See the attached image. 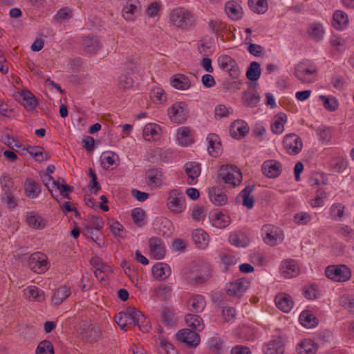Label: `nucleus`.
Wrapping results in <instances>:
<instances>
[{
  "label": "nucleus",
  "instance_id": "1",
  "mask_svg": "<svg viewBox=\"0 0 354 354\" xmlns=\"http://www.w3.org/2000/svg\"><path fill=\"white\" fill-rule=\"evenodd\" d=\"M183 277L190 284L204 283L211 277V269L205 263L194 262L185 270Z\"/></svg>",
  "mask_w": 354,
  "mask_h": 354
},
{
  "label": "nucleus",
  "instance_id": "2",
  "mask_svg": "<svg viewBox=\"0 0 354 354\" xmlns=\"http://www.w3.org/2000/svg\"><path fill=\"white\" fill-rule=\"evenodd\" d=\"M169 23L178 28L187 29L194 24L195 18L190 10L178 6L170 10Z\"/></svg>",
  "mask_w": 354,
  "mask_h": 354
},
{
  "label": "nucleus",
  "instance_id": "3",
  "mask_svg": "<svg viewBox=\"0 0 354 354\" xmlns=\"http://www.w3.org/2000/svg\"><path fill=\"white\" fill-rule=\"evenodd\" d=\"M166 207L173 214H180L186 209V200L183 191L174 188L168 191Z\"/></svg>",
  "mask_w": 354,
  "mask_h": 354
},
{
  "label": "nucleus",
  "instance_id": "4",
  "mask_svg": "<svg viewBox=\"0 0 354 354\" xmlns=\"http://www.w3.org/2000/svg\"><path fill=\"white\" fill-rule=\"evenodd\" d=\"M42 180L55 199L57 200L59 196L66 198H69V193L72 189L69 185L64 183V179L62 178V182H60L59 179L55 180L50 175L44 174Z\"/></svg>",
  "mask_w": 354,
  "mask_h": 354
},
{
  "label": "nucleus",
  "instance_id": "5",
  "mask_svg": "<svg viewBox=\"0 0 354 354\" xmlns=\"http://www.w3.org/2000/svg\"><path fill=\"white\" fill-rule=\"evenodd\" d=\"M218 176L230 187L239 186L243 180L239 168L232 165H222L218 171Z\"/></svg>",
  "mask_w": 354,
  "mask_h": 354
},
{
  "label": "nucleus",
  "instance_id": "6",
  "mask_svg": "<svg viewBox=\"0 0 354 354\" xmlns=\"http://www.w3.org/2000/svg\"><path fill=\"white\" fill-rule=\"evenodd\" d=\"M326 276L337 282H345L351 277L349 268L345 265L329 266L325 270Z\"/></svg>",
  "mask_w": 354,
  "mask_h": 354
},
{
  "label": "nucleus",
  "instance_id": "7",
  "mask_svg": "<svg viewBox=\"0 0 354 354\" xmlns=\"http://www.w3.org/2000/svg\"><path fill=\"white\" fill-rule=\"evenodd\" d=\"M28 267L35 273H44L49 268L47 256L41 252L32 254L28 261Z\"/></svg>",
  "mask_w": 354,
  "mask_h": 354
},
{
  "label": "nucleus",
  "instance_id": "8",
  "mask_svg": "<svg viewBox=\"0 0 354 354\" xmlns=\"http://www.w3.org/2000/svg\"><path fill=\"white\" fill-rule=\"evenodd\" d=\"M283 147L289 155L299 153L303 148L301 138L296 133L286 134L283 138Z\"/></svg>",
  "mask_w": 354,
  "mask_h": 354
},
{
  "label": "nucleus",
  "instance_id": "9",
  "mask_svg": "<svg viewBox=\"0 0 354 354\" xmlns=\"http://www.w3.org/2000/svg\"><path fill=\"white\" fill-rule=\"evenodd\" d=\"M317 69L315 66L308 68L304 63H299L295 68L294 75L301 83L308 84L315 81Z\"/></svg>",
  "mask_w": 354,
  "mask_h": 354
},
{
  "label": "nucleus",
  "instance_id": "10",
  "mask_svg": "<svg viewBox=\"0 0 354 354\" xmlns=\"http://www.w3.org/2000/svg\"><path fill=\"white\" fill-rule=\"evenodd\" d=\"M167 113L172 122L180 124L187 119V105L183 102H178L169 107Z\"/></svg>",
  "mask_w": 354,
  "mask_h": 354
},
{
  "label": "nucleus",
  "instance_id": "11",
  "mask_svg": "<svg viewBox=\"0 0 354 354\" xmlns=\"http://www.w3.org/2000/svg\"><path fill=\"white\" fill-rule=\"evenodd\" d=\"M250 282L245 278L238 279L226 285V292L230 296L241 297L249 287Z\"/></svg>",
  "mask_w": 354,
  "mask_h": 354
},
{
  "label": "nucleus",
  "instance_id": "12",
  "mask_svg": "<svg viewBox=\"0 0 354 354\" xmlns=\"http://www.w3.org/2000/svg\"><path fill=\"white\" fill-rule=\"evenodd\" d=\"M279 270L281 274L286 278H292L298 276L300 269L296 260L286 259L281 261Z\"/></svg>",
  "mask_w": 354,
  "mask_h": 354
},
{
  "label": "nucleus",
  "instance_id": "13",
  "mask_svg": "<svg viewBox=\"0 0 354 354\" xmlns=\"http://www.w3.org/2000/svg\"><path fill=\"white\" fill-rule=\"evenodd\" d=\"M149 252L151 257L156 259H162L166 253V247L163 241L156 236H153L149 240Z\"/></svg>",
  "mask_w": 354,
  "mask_h": 354
},
{
  "label": "nucleus",
  "instance_id": "14",
  "mask_svg": "<svg viewBox=\"0 0 354 354\" xmlns=\"http://www.w3.org/2000/svg\"><path fill=\"white\" fill-rule=\"evenodd\" d=\"M176 336L179 341L186 344L189 347L197 346L201 341L197 333L187 328L180 330Z\"/></svg>",
  "mask_w": 354,
  "mask_h": 354
},
{
  "label": "nucleus",
  "instance_id": "15",
  "mask_svg": "<svg viewBox=\"0 0 354 354\" xmlns=\"http://www.w3.org/2000/svg\"><path fill=\"white\" fill-rule=\"evenodd\" d=\"M164 183L162 173L155 169H149L145 174V183L151 189H160Z\"/></svg>",
  "mask_w": 354,
  "mask_h": 354
},
{
  "label": "nucleus",
  "instance_id": "16",
  "mask_svg": "<svg viewBox=\"0 0 354 354\" xmlns=\"http://www.w3.org/2000/svg\"><path fill=\"white\" fill-rule=\"evenodd\" d=\"M249 130L248 124L242 120L234 121L230 127V136L238 140L244 138L248 133Z\"/></svg>",
  "mask_w": 354,
  "mask_h": 354
},
{
  "label": "nucleus",
  "instance_id": "17",
  "mask_svg": "<svg viewBox=\"0 0 354 354\" xmlns=\"http://www.w3.org/2000/svg\"><path fill=\"white\" fill-rule=\"evenodd\" d=\"M103 221L99 217H93L89 225L86 227L85 234L90 236L93 241H95L100 247V243H97V234L100 233V230L103 227Z\"/></svg>",
  "mask_w": 354,
  "mask_h": 354
},
{
  "label": "nucleus",
  "instance_id": "18",
  "mask_svg": "<svg viewBox=\"0 0 354 354\" xmlns=\"http://www.w3.org/2000/svg\"><path fill=\"white\" fill-rule=\"evenodd\" d=\"M276 306L284 313H289L294 306V301L290 295L285 292L279 293L275 296Z\"/></svg>",
  "mask_w": 354,
  "mask_h": 354
},
{
  "label": "nucleus",
  "instance_id": "19",
  "mask_svg": "<svg viewBox=\"0 0 354 354\" xmlns=\"http://www.w3.org/2000/svg\"><path fill=\"white\" fill-rule=\"evenodd\" d=\"M161 136V128L155 123L147 124L142 130L143 138L149 142L158 140Z\"/></svg>",
  "mask_w": 354,
  "mask_h": 354
},
{
  "label": "nucleus",
  "instance_id": "20",
  "mask_svg": "<svg viewBox=\"0 0 354 354\" xmlns=\"http://www.w3.org/2000/svg\"><path fill=\"white\" fill-rule=\"evenodd\" d=\"M209 217L212 224L217 228H225L230 223V216L220 211L210 212Z\"/></svg>",
  "mask_w": 354,
  "mask_h": 354
},
{
  "label": "nucleus",
  "instance_id": "21",
  "mask_svg": "<svg viewBox=\"0 0 354 354\" xmlns=\"http://www.w3.org/2000/svg\"><path fill=\"white\" fill-rule=\"evenodd\" d=\"M185 171L187 175V183L189 185H195L201 174L200 165L195 162H187L185 165Z\"/></svg>",
  "mask_w": 354,
  "mask_h": 354
},
{
  "label": "nucleus",
  "instance_id": "22",
  "mask_svg": "<svg viewBox=\"0 0 354 354\" xmlns=\"http://www.w3.org/2000/svg\"><path fill=\"white\" fill-rule=\"evenodd\" d=\"M208 141L207 151L209 154L213 157H218L222 153V145L221 140L216 134H209L207 138Z\"/></svg>",
  "mask_w": 354,
  "mask_h": 354
},
{
  "label": "nucleus",
  "instance_id": "23",
  "mask_svg": "<svg viewBox=\"0 0 354 354\" xmlns=\"http://www.w3.org/2000/svg\"><path fill=\"white\" fill-rule=\"evenodd\" d=\"M228 239L230 243L236 248L247 247L250 242L249 237L240 231L231 232Z\"/></svg>",
  "mask_w": 354,
  "mask_h": 354
},
{
  "label": "nucleus",
  "instance_id": "24",
  "mask_svg": "<svg viewBox=\"0 0 354 354\" xmlns=\"http://www.w3.org/2000/svg\"><path fill=\"white\" fill-rule=\"evenodd\" d=\"M208 196L210 201L215 205L221 206L227 202L226 194L217 187L209 188Z\"/></svg>",
  "mask_w": 354,
  "mask_h": 354
},
{
  "label": "nucleus",
  "instance_id": "25",
  "mask_svg": "<svg viewBox=\"0 0 354 354\" xmlns=\"http://www.w3.org/2000/svg\"><path fill=\"white\" fill-rule=\"evenodd\" d=\"M26 298L30 301L41 302L45 299L44 292L35 286H28L24 290Z\"/></svg>",
  "mask_w": 354,
  "mask_h": 354
},
{
  "label": "nucleus",
  "instance_id": "26",
  "mask_svg": "<svg viewBox=\"0 0 354 354\" xmlns=\"http://www.w3.org/2000/svg\"><path fill=\"white\" fill-rule=\"evenodd\" d=\"M287 122V115L284 113L275 115L270 124L272 132L276 135H280L284 131V125Z\"/></svg>",
  "mask_w": 354,
  "mask_h": 354
},
{
  "label": "nucleus",
  "instance_id": "27",
  "mask_svg": "<svg viewBox=\"0 0 354 354\" xmlns=\"http://www.w3.org/2000/svg\"><path fill=\"white\" fill-rule=\"evenodd\" d=\"M317 348V344L309 339L301 340L296 346V351L298 354H315Z\"/></svg>",
  "mask_w": 354,
  "mask_h": 354
},
{
  "label": "nucleus",
  "instance_id": "28",
  "mask_svg": "<svg viewBox=\"0 0 354 354\" xmlns=\"http://www.w3.org/2000/svg\"><path fill=\"white\" fill-rule=\"evenodd\" d=\"M218 64L221 69L232 75L236 71L237 65L234 59L228 55H221L218 58Z\"/></svg>",
  "mask_w": 354,
  "mask_h": 354
},
{
  "label": "nucleus",
  "instance_id": "29",
  "mask_svg": "<svg viewBox=\"0 0 354 354\" xmlns=\"http://www.w3.org/2000/svg\"><path fill=\"white\" fill-rule=\"evenodd\" d=\"M18 94L21 98V104L27 110L32 111L37 107L38 101L30 91L22 90Z\"/></svg>",
  "mask_w": 354,
  "mask_h": 354
},
{
  "label": "nucleus",
  "instance_id": "30",
  "mask_svg": "<svg viewBox=\"0 0 354 354\" xmlns=\"http://www.w3.org/2000/svg\"><path fill=\"white\" fill-rule=\"evenodd\" d=\"M206 306V301L201 295H194L187 301L188 309L194 313L202 312Z\"/></svg>",
  "mask_w": 354,
  "mask_h": 354
},
{
  "label": "nucleus",
  "instance_id": "31",
  "mask_svg": "<svg viewBox=\"0 0 354 354\" xmlns=\"http://www.w3.org/2000/svg\"><path fill=\"white\" fill-rule=\"evenodd\" d=\"M225 10L227 16L232 20H238L242 17V8L236 1H227L225 6Z\"/></svg>",
  "mask_w": 354,
  "mask_h": 354
},
{
  "label": "nucleus",
  "instance_id": "32",
  "mask_svg": "<svg viewBox=\"0 0 354 354\" xmlns=\"http://www.w3.org/2000/svg\"><path fill=\"white\" fill-rule=\"evenodd\" d=\"M123 314H125L128 318L127 321L129 325H137L139 323L145 322V317L142 313L136 308H127L125 311L123 312Z\"/></svg>",
  "mask_w": 354,
  "mask_h": 354
},
{
  "label": "nucleus",
  "instance_id": "33",
  "mask_svg": "<svg viewBox=\"0 0 354 354\" xmlns=\"http://www.w3.org/2000/svg\"><path fill=\"white\" fill-rule=\"evenodd\" d=\"M171 85L178 90H187L191 86L189 79L182 74H177L171 77Z\"/></svg>",
  "mask_w": 354,
  "mask_h": 354
},
{
  "label": "nucleus",
  "instance_id": "34",
  "mask_svg": "<svg viewBox=\"0 0 354 354\" xmlns=\"http://www.w3.org/2000/svg\"><path fill=\"white\" fill-rule=\"evenodd\" d=\"M176 139L179 145L185 147L192 143L191 130L187 127H181L177 129Z\"/></svg>",
  "mask_w": 354,
  "mask_h": 354
},
{
  "label": "nucleus",
  "instance_id": "35",
  "mask_svg": "<svg viewBox=\"0 0 354 354\" xmlns=\"http://www.w3.org/2000/svg\"><path fill=\"white\" fill-rule=\"evenodd\" d=\"M71 290L66 286L59 287L54 291L52 295V303L56 306L60 305L71 295Z\"/></svg>",
  "mask_w": 354,
  "mask_h": 354
},
{
  "label": "nucleus",
  "instance_id": "36",
  "mask_svg": "<svg viewBox=\"0 0 354 354\" xmlns=\"http://www.w3.org/2000/svg\"><path fill=\"white\" fill-rule=\"evenodd\" d=\"M26 221L29 227L35 230H42L46 226L44 218L32 212L27 214Z\"/></svg>",
  "mask_w": 354,
  "mask_h": 354
},
{
  "label": "nucleus",
  "instance_id": "37",
  "mask_svg": "<svg viewBox=\"0 0 354 354\" xmlns=\"http://www.w3.org/2000/svg\"><path fill=\"white\" fill-rule=\"evenodd\" d=\"M333 26L337 30H342L348 24V17L342 10H336L333 14Z\"/></svg>",
  "mask_w": 354,
  "mask_h": 354
},
{
  "label": "nucleus",
  "instance_id": "38",
  "mask_svg": "<svg viewBox=\"0 0 354 354\" xmlns=\"http://www.w3.org/2000/svg\"><path fill=\"white\" fill-rule=\"evenodd\" d=\"M282 164L275 160H267V178H277L282 172Z\"/></svg>",
  "mask_w": 354,
  "mask_h": 354
},
{
  "label": "nucleus",
  "instance_id": "39",
  "mask_svg": "<svg viewBox=\"0 0 354 354\" xmlns=\"http://www.w3.org/2000/svg\"><path fill=\"white\" fill-rule=\"evenodd\" d=\"M299 322L305 327L311 328L318 324V319L309 310H304L299 315Z\"/></svg>",
  "mask_w": 354,
  "mask_h": 354
},
{
  "label": "nucleus",
  "instance_id": "40",
  "mask_svg": "<svg viewBox=\"0 0 354 354\" xmlns=\"http://www.w3.org/2000/svg\"><path fill=\"white\" fill-rule=\"evenodd\" d=\"M192 239L199 248H205L208 245V235L201 229H196L193 231Z\"/></svg>",
  "mask_w": 354,
  "mask_h": 354
},
{
  "label": "nucleus",
  "instance_id": "41",
  "mask_svg": "<svg viewBox=\"0 0 354 354\" xmlns=\"http://www.w3.org/2000/svg\"><path fill=\"white\" fill-rule=\"evenodd\" d=\"M309 37L315 41L322 40L324 35V30L322 24L320 23H313L309 25L308 28Z\"/></svg>",
  "mask_w": 354,
  "mask_h": 354
},
{
  "label": "nucleus",
  "instance_id": "42",
  "mask_svg": "<svg viewBox=\"0 0 354 354\" xmlns=\"http://www.w3.org/2000/svg\"><path fill=\"white\" fill-rule=\"evenodd\" d=\"M284 344L280 337L270 340L267 344V354H283Z\"/></svg>",
  "mask_w": 354,
  "mask_h": 354
},
{
  "label": "nucleus",
  "instance_id": "43",
  "mask_svg": "<svg viewBox=\"0 0 354 354\" xmlns=\"http://www.w3.org/2000/svg\"><path fill=\"white\" fill-rule=\"evenodd\" d=\"M185 320L187 325L194 330L201 331L204 328L203 319L199 315L187 314L185 317Z\"/></svg>",
  "mask_w": 354,
  "mask_h": 354
},
{
  "label": "nucleus",
  "instance_id": "44",
  "mask_svg": "<svg viewBox=\"0 0 354 354\" xmlns=\"http://www.w3.org/2000/svg\"><path fill=\"white\" fill-rule=\"evenodd\" d=\"M24 190L26 196L29 198H36L41 192V189L38 183L31 179H27L24 185Z\"/></svg>",
  "mask_w": 354,
  "mask_h": 354
},
{
  "label": "nucleus",
  "instance_id": "45",
  "mask_svg": "<svg viewBox=\"0 0 354 354\" xmlns=\"http://www.w3.org/2000/svg\"><path fill=\"white\" fill-rule=\"evenodd\" d=\"M151 272L156 279H166L170 274V269L166 264L158 263L152 267Z\"/></svg>",
  "mask_w": 354,
  "mask_h": 354
},
{
  "label": "nucleus",
  "instance_id": "46",
  "mask_svg": "<svg viewBox=\"0 0 354 354\" xmlns=\"http://www.w3.org/2000/svg\"><path fill=\"white\" fill-rule=\"evenodd\" d=\"M284 239V234L283 231L277 227L274 231L267 232V244L274 246L279 243H282Z\"/></svg>",
  "mask_w": 354,
  "mask_h": 354
},
{
  "label": "nucleus",
  "instance_id": "47",
  "mask_svg": "<svg viewBox=\"0 0 354 354\" xmlns=\"http://www.w3.org/2000/svg\"><path fill=\"white\" fill-rule=\"evenodd\" d=\"M208 346L209 350L216 354H221L225 348L223 339L219 336H214L209 339Z\"/></svg>",
  "mask_w": 354,
  "mask_h": 354
},
{
  "label": "nucleus",
  "instance_id": "48",
  "mask_svg": "<svg viewBox=\"0 0 354 354\" xmlns=\"http://www.w3.org/2000/svg\"><path fill=\"white\" fill-rule=\"evenodd\" d=\"M243 103L248 106H256L260 102L259 93L253 91H245L242 96Z\"/></svg>",
  "mask_w": 354,
  "mask_h": 354
},
{
  "label": "nucleus",
  "instance_id": "49",
  "mask_svg": "<svg viewBox=\"0 0 354 354\" xmlns=\"http://www.w3.org/2000/svg\"><path fill=\"white\" fill-rule=\"evenodd\" d=\"M253 189L254 186L249 185L246 186L239 194V196L243 199V205L248 209H251L254 206V198L250 196Z\"/></svg>",
  "mask_w": 354,
  "mask_h": 354
},
{
  "label": "nucleus",
  "instance_id": "50",
  "mask_svg": "<svg viewBox=\"0 0 354 354\" xmlns=\"http://www.w3.org/2000/svg\"><path fill=\"white\" fill-rule=\"evenodd\" d=\"M171 291L172 290L170 286L165 284H161L158 288H155L152 290L151 295L153 297L165 300L171 295Z\"/></svg>",
  "mask_w": 354,
  "mask_h": 354
},
{
  "label": "nucleus",
  "instance_id": "51",
  "mask_svg": "<svg viewBox=\"0 0 354 354\" xmlns=\"http://www.w3.org/2000/svg\"><path fill=\"white\" fill-rule=\"evenodd\" d=\"M83 45L85 50L88 53H95L101 47L97 39L88 36L84 39Z\"/></svg>",
  "mask_w": 354,
  "mask_h": 354
},
{
  "label": "nucleus",
  "instance_id": "52",
  "mask_svg": "<svg viewBox=\"0 0 354 354\" xmlns=\"http://www.w3.org/2000/svg\"><path fill=\"white\" fill-rule=\"evenodd\" d=\"M261 75L260 64L257 62L250 63L246 71V77L249 80L257 81Z\"/></svg>",
  "mask_w": 354,
  "mask_h": 354
},
{
  "label": "nucleus",
  "instance_id": "53",
  "mask_svg": "<svg viewBox=\"0 0 354 354\" xmlns=\"http://www.w3.org/2000/svg\"><path fill=\"white\" fill-rule=\"evenodd\" d=\"M116 158L117 155L112 151L104 152L100 158L102 167L105 169L111 168L115 164Z\"/></svg>",
  "mask_w": 354,
  "mask_h": 354
},
{
  "label": "nucleus",
  "instance_id": "54",
  "mask_svg": "<svg viewBox=\"0 0 354 354\" xmlns=\"http://www.w3.org/2000/svg\"><path fill=\"white\" fill-rule=\"evenodd\" d=\"M162 321L167 326H174L177 322V317L170 309L165 308L161 314Z\"/></svg>",
  "mask_w": 354,
  "mask_h": 354
},
{
  "label": "nucleus",
  "instance_id": "55",
  "mask_svg": "<svg viewBox=\"0 0 354 354\" xmlns=\"http://www.w3.org/2000/svg\"><path fill=\"white\" fill-rule=\"evenodd\" d=\"M345 207L341 203H334L330 208V214L331 217L336 221H340L344 213Z\"/></svg>",
  "mask_w": 354,
  "mask_h": 354
},
{
  "label": "nucleus",
  "instance_id": "56",
  "mask_svg": "<svg viewBox=\"0 0 354 354\" xmlns=\"http://www.w3.org/2000/svg\"><path fill=\"white\" fill-rule=\"evenodd\" d=\"M330 167L337 172H342L348 166L347 160L343 158H335L330 162Z\"/></svg>",
  "mask_w": 354,
  "mask_h": 354
},
{
  "label": "nucleus",
  "instance_id": "57",
  "mask_svg": "<svg viewBox=\"0 0 354 354\" xmlns=\"http://www.w3.org/2000/svg\"><path fill=\"white\" fill-rule=\"evenodd\" d=\"M133 80L127 74H122L118 78V86L119 88L125 91L133 86Z\"/></svg>",
  "mask_w": 354,
  "mask_h": 354
},
{
  "label": "nucleus",
  "instance_id": "58",
  "mask_svg": "<svg viewBox=\"0 0 354 354\" xmlns=\"http://www.w3.org/2000/svg\"><path fill=\"white\" fill-rule=\"evenodd\" d=\"M137 10V6L133 3H128L122 8V17L126 21H133L134 13Z\"/></svg>",
  "mask_w": 354,
  "mask_h": 354
},
{
  "label": "nucleus",
  "instance_id": "59",
  "mask_svg": "<svg viewBox=\"0 0 354 354\" xmlns=\"http://www.w3.org/2000/svg\"><path fill=\"white\" fill-rule=\"evenodd\" d=\"M319 99L323 102L324 106L330 111H334L338 108V102L335 97H328L325 95H320Z\"/></svg>",
  "mask_w": 354,
  "mask_h": 354
},
{
  "label": "nucleus",
  "instance_id": "60",
  "mask_svg": "<svg viewBox=\"0 0 354 354\" xmlns=\"http://www.w3.org/2000/svg\"><path fill=\"white\" fill-rule=\"evenodd\" d=\"M36 354H54L52 344L47 340L41 342L36 349Z\"/></svg>",
  "mask_w": 354,
  "mask_h": 354
},
{
  "label": "nucleus",
  "instance_id": "61",
  "mask_svg": "<svg viewBox=\"0 0 354 354\" xmlns=\"http://www.w3.org/2000/svg\"><path fill=\"white\" fill-rule=\"evenodd\" d=\"M131 217L136 225L142 226L144 224L145 212L140 208H134L131 210Z\"/></svg>",
  "mask_w": 354,
  "mask_h": 354
},
{
  "label": "nucleus",
  "instance_id": "62",
  "mask_svg": "<svg viewBox=\"0 0 354 354\" xmlns=\"http://www.w3.org/2000/svg\"><path fill=\"white\" fill-rule=\"evenodd\" d=\"M232 109L230 107L226 106L224 104H218L214 109V117L216 119L227 117L232 113Z\"/></svg>",
  "mask_w": 354,
  "mask_h": 354
},
{
  "label": "nucleus",
  "instance_id": "63",
  "mask_svg": "<svg viewBox=\"0 0 354 354\" xmlns=\"http://www.w3.org/2000/svg\"><path fill=\"white\" fill-rule=\"evenodd\" d=\"M236 313L234 308L224 306L222 310V317L225 322L232 323L236 319Z\"/></svg>",
  "mask_w": 354,
  "mask_h": 354
},
{
  "label": "nucleus",
  "instance_id": "64",
  "mask_svg": "<svg viewBox=\"0 0 354 354\" xmlns=\"http://www.w3.org/2000/svg\"><path fill=\"white\" fill-rule=\"evenodd\" d=\"M0 185L4 193L12 192L13 188V181L12 178L6 174H3L0 177Z\"/></svg>",
  "mask_w": 354,
  "mask_h": 354
}]
</instances>
